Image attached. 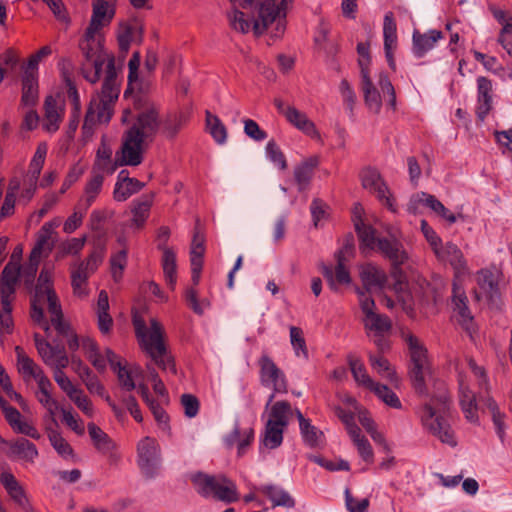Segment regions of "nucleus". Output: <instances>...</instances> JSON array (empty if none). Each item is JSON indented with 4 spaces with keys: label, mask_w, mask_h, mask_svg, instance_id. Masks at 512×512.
<instances>
[{
    "label": "nucleus",
    "mask_w": 512,
    "mask_h": 512,
    "mask_svg": "<svg viewBox=\"0 0 512 512\" xmlns=\"http://www.w3.org/2000/svg\"><path fill=\"white\" fill-rule=\"evenodd\" d=\"M47 305L50 314L51 324L54 326L58 334L67 338V345L69 350L74 352L79 348V339L74 334L69 325L63 320V313L59 299L52 288L51 274L47 270H42L37 279V284L34 288V293L31 298V317L32 319L41 324L43 327L47 326L44 316V306Z\"/></svg>",
    "instance_id": "1"
},
{
    "label": "nucleus",
    "mask_w": 512,
    "mask_h": 512,
    "mask_svg": "<svg viewBox=\"0 0 512 512\" xmlns=\"http://www.w3.org/2000/svg\"><path fill=\"white\" fill-rule=\"evenodd\" d=\"M119 93L120 87L117 82L114 59L109 58L102 90L91 99L85 115L82 127L85 134L92 132L96 123H108L110 121Z\"/></svg>",
    "instance_id": "2"
},
{
    "label": "nucleus",
    "mask_w": 512,
    "mask_h": 512,
    "mask_svg": "<svg viewBox=\"0 0 512 512\" xmlns=\"http://www.w3.org/2000/svg\"><path fill=\"white\" fill-rule=\"evenodd\" d=\"M354 226L364 253L367 250H377L391 262L394 268L403 265L408 260V254L398 239L396 229H388V237H379L376 230L361 219H355Z\"/></svg>",
    "instance_id": "3"
},
{
    "label": "nucleus",
    "mask_w": 512,
    "mask_h": 512,
    "mask_svg": "<svg viewBox=\"0 0 512 512\" xmlns=\"http://www.w3.org/2000/svg\"><path fill=\"white\" fill-rule=\"evenodd\" d=\"M450 401L445 392L434 394L425 402L420 411L421 423L425 430L443 444L455 447L457 441L449 422Z\"/></svg>",
    "instance_id": "4"
},
{
    "label": "nucleus",
    "mask_w": 512,
    "mask_h": 512,
    "mask_svg": "<svg viewBox=\"0 0 512 512\" xmlns=\"http://www.w3.org/2000/svg\"><path fill=\"white\" fill-rule=\"evenodd\" d=\"M133 325L139 344L142 349L151 357L152 361L163 371L176 373L172 357L168 354L163 342V327L155 319H150L148 327L145 321L139 317L133 318Z\"/></svg>",
    "instance_id": "5"
},
{
    "label": "nucleus",
    "mask_w": 512,
    "mask_h": 512,
    "mask_svg": "<svg viewBox=\"0 0 512 512\" xmlns=\"http://www.w3.org/2000/svg\"><path fill=\"white\" fill-rule=\"evenodd\" d=\"M468 366L474 376L478 380L479 386V395L478 397L473 393L467 383L466 376L462 373L458 374V388H459V401L462 408V411L465 414V417L472 423H476L478 421V402H480V396L487 397L489 396V383L486 375V371L482 366H479L474 359L470 358L468 360Z\"/></svg>",
    "instance_id": "6"
},
{
    "label": "nucleus",
    "mask_w": 512,
    "mask_h": 512,
    "mask_svg": "<svg viewBox=\"0 0 512 512\" xmlns=\"http://www.w3.org/2000/svg\"><path fill=\"white\" fill-rule=\"evenodd\" d=\"M191 481L195 490L203 497H213L225 503L238 500L236 485L222 475L212 476L198 472L191 475Z\"/></svg>",
    "instance_id": "7"
},
{
    "label": "nucleus",
    "mask_w": 512,
    "mask_h": 512,
    "mask_svg": "<svg viewBox=\"0 0 512 512\" xmlns=\"http://www.w3.org/2000/svg\"><path fill=\"white\" fill-rule=\"evenodd\" d=\"M402 336L410 352L412 363L410 377L414 389L419 395H427L428 392L424 381L425 375L429 373L430 369L427 359V350L412 333L403 332Z\"/></svg>",
    "instance_id": "8"
},
{
    "label": "nucleus",
    "mask_w": 512,
    "mask_h": 512,
    "mask_svg": "<svg viewBox=\"0 0 512 512\" xmlns=\"http://www.w3.org/2000/svg\"><path fill=\"white\" fill-rule=\"evenodd\" d=\"M134 104L137 110L136 119L127 131H136L137 137L151 142L161 125L158 110L153 103L144 98L136 99Z\"/></svg>",
    "instance_id": "9"
},
{
    "label": "nucleus",
    "mask_w": 512,
    "mask_h": 512,
    "mask_svg": "<svg viewBox=\"0 0 512 512\" xmlns=\"http://www.w3.org/2000/svg\"><path fill=\"white\" fill-rule=\"evenodd\" d=\"M137 463L145 478L153 479L159 475L162 459L160 447L156 439L144 437L138 442Z\"/></svg>",
    "instance_id": "10"
},
{
    "label": "nucleus",
    "mask_w": 512,
    "mask_h": 512,
    "mask_svg": "<svg viewBox=\"0 0 512 512\" xmlns=\"http://www.w3.org/2000/svg\"><path fill=\"white\" fill-rule=\"evenodd\" d=\"M501 273L496 268L482 269L477 273V289L475 297L478 301L485 300L491 308L501 306L500 279Z\"/></svg>",
    "instance_id": "11"
},
{
    "label": "nucleus",
    "mask_w": 512,
    "mask_h": 512,
    "mask_svg": "<svg viewBox=\"0 0 512 512\" xmlns=\"http://www.w3.org/2000/svg\"><path fill=\"white\" fill-rule=\"evenodd\" d=\"M359 304L364 314L362 322L368 336L390 333L392 329L390 318L375 311V302L369 295L359 292Z\"/></svg>",
    "instance_id": "12"
},
{
    "label": "nucleus",
    "mask_w": 512,
    "mask_h": 512,
    "mask_svg": "<svg viewBox=\"0 0 512 512\" xmlns=\"http://www.w3.org/2000/svg\"><path fill=\"white\" fill-rule=\"evenodd\" d=\"M34 340L42 361L53 371L56 369H64L69 365L70 359L63 345H52L39 334H35Z\"/></svg>",
    "instance_id": "13"
},
{
    "label": "nucleus",
    "mask_w": 512,
    "mask_h": 512,
    "mask_svg": "<svg viewBox=\"0 0 512 512\" xmlns=\"http://www.w3.org/2000/svg\"><path fill=\"white\" fill-rule=\"evenodd\" d=\"M15 351L19 372L24 376V378H33L37 382L39 389L38 393H50V389L53 388V384L44 374L43 369L28 357L21 347L17 346Z\"/></svg>",
    "instance_id": "14"
},
{
    "label": "nucleus",
    "mask_w": 512,
    "mask_h": 512,
    "mask_svg": "<svg viewBox=\"0 0 512 512\" xmlns=\"http://www.w3.org/2000/svg\"><path fill=\"white\" fill-rule=\"evenodd\" d=\"M147 141L137 137L136 131H127L123 138V144L119 153H117V161L119 165L138 166L143 160V145Z\"/></svg>",
    "instance_id": "15"
},
{
    "label": "nucleus",
    "mask_w": 512,
    "mask_h": 512,
    "mask_svg": "<svg viewBox=\"0 0 512 512\" xmlns=\"http://www.w3.org/2000/svg\"><path fill=\"white\" fill-rule=\"evenodd\" d=\"M292 2L293 0H281L278 6L275 4V0H265L261 2L258 8L259 19L254 22L253 26L254 32L261 34L270 24L275 22L277 17L282 15V17L285 18L286 10Z\"/></svg>",
    "instance_id": "16"
},
{
    "label": "nucleus",
    "mask_w": 512,
    "mask_h": 512,
    "mask_svg": "<svg viewBox=\"0 0 512 512\" xmlns=\"http://www.w3.org/2000/svg\"><path fill=\"white\" fill-rule=\"evenodd\" d=\"M421 207H427L449 223L456 222V216L451 213L435 196L426 192H418L411 196L407 210L412 214L420 212Z\"/></svg>",
    "instance_id": "17"
},
{
    "label": "nucleus",
    "mask_w": 512,
    "mask_h": 512,
    "mask_svg": "<svg viewBox=\"0 0 512 512\" xmlns=\"http://www.w3.org/2000/svg\"><path fill=\"white\" fill-rule=\"evenodd\" d=\"M113 0H94L93 13L90 24L86 29L88 41L93 40L99 31L108 25L114 17L115 11L112 4Z\"/></svg>",
    "instance_id": "18"
},
{
    "label": "nucleus",
    "mask_w": 512,
    "mask_h": 512,
    "mask_svg": "<svg viewBox=\"0 0 512 512\" xmlns=\"http://www.w3.org/2000/svg\"><path fill=\"white\" fill-rule=\"evenodd\" d=\"M454 313L458 324L462 329L473 339L474 334L477 331L474 318L467 306V297L463 292H460L457 288H454L453 295Z\"/></svg>",
    "instance_id": "19"
},
{
    "label": "nucleus",
    "mask_w": 512,
    "mask_h": 512,
    "mask_svg": "<svg viewBox=\"0 0 512 512\" xmlns=\"http://www.w3.org/2000/svg\"><path fill=\"white\" fill-rule=\"evenodd\" d=\"M362 186L375 194L376 197L384 203L389 209L394 211L393 203L390 197L387 195L388 188L385 182L382 180L379 172L372 168H366L361 173Z\"/></svg>",
    "instance_id": "20"
},
{
    "label": "nucleus",
    "mask_w": 512,
    "mask_h": 512,
    "mask_svg": "<svg viewBox=\"0 0 512 512\" xmlns=\"http://www.w3.org/2000/svg\"><path fill=\"white\" fill-rule=\"evenodd\" d=\"M144 186L145 183L136 178L129 177V172L123 169L117 175V181L113 191L114 199L118 202L125 201L133 194L142 190Z\"/></svg>",
    "instance_id": "21"
},
{
    "label": "nucleus",
    "mask_w": 512,
    "mask_h": 512,
    "mask_svg": "<svg viewBox=\"0 0 512 512\" xmlns=\"http://www.w3.org/2000/svg\"><path fill=\"white\" fill-rule=\"evenodd\" d=\"M444 34L440 30L432 29L425 33L415 30L412 35V51L415 57L422 58L431 51Z\"/></svg>",
    "instance_id": "22"
},
{
    "label": "nucleus",
    "mask_w": 512,
    "mask_h": 512,
    "mask_svg": "<svg viewBox=\"0 0 512 512\" xmlns=\"http://www.w3.org/2000/svg\"><path fill=\"white\" fill-rule=\"evenodd\" d=\"M260 367L262 381L265 385H272L275 392L286 391L285 377L270 357L262 356Z\"/></svg>",
    "instance_id": "23"
},
{
    "label": "nucleus",
    "mask_w": 512,
    "mask_h": 512,
    "mask_svg": "<svg viewBox=\"0 0 512 512\" xmlns=\"http://www.w3.org/2000/svg\"><path fill=\"white\" fill-rule=\"evenodd\" d=\"M21 275V267L17 262L10 261L3 269L0 278V297L12 300Z\"/></svg>",
    "instance_id": "24"
},
{
    "label": "nucleus",
    "mask_w": 512,
    "mask_h": 512,
    "mask_svg": "<svg viewBox=\"0 0 512 512\" xmlns=\"http://www.w3.org/2000/svg\"><path fill=\"white\" fill-rule=\"evenodd\" d=\"M361 73V89L364 96L365 104L375 113H378L382 105V96L378 89L374 86L369 77V70L364 67V60L360 63Z\"/></svg>",
    "instance_id": "25"
},
{
    "label": "nucleus",
    "mask_w": 512,
    "mask_h": 512,
    "mask_svg": "<svg viewBox=\"0 0 512 512\" xmlns=\"http://www.w3.org/2000/svg\"><path fill=\"white\" fill-rule=\"evenodd\" d=\"M437 258L443 262H448L455 270L456 274H460L466 270V261L461 250L452 242L442 243L434 251Z\"/></svg>",
    "instance_id": "26"
},
{
    "label": "nucleus",
    "mask_w": 512,
    "mask_h": 512,
    "mask_svg": "<svg viewBox=\"0 0 512 512\" xmlns=\"http://www.w3.org/2000/svg\"><path fill=\"white\" fill-rule=\"evenodd\" d=\"M336 260L337 265L335 267V272L331 266L324 263L321 264L322 274L327 279L332 289H336L337 285L349 284L351 281L349 271L345 266L346 262H343V251H338L336 253Z\"/></svg>",
    "instance_id": "27"
},
{
    "label": "nucleus",
    "mask_w": 512,
    "mask_h": 512,
    "mask_svg": "<svg viewBox=\"0 0 512 512\" xmlns=\"http://www.w3.org/2000/svg\"><path fill=\"white\" fill-rule=\"evenodd\" d=\"M360 277L366 292L359 290L358 293L364 292L366 295L372 291L380 290L386 282L384 271L372 264H366L361 267Z\"/></svg>",
    "instance_id": "28"
},
{
    "label": "nucleus",
    "mask_w": 512,
    "mask_h": 512,
    "mask_svg": "<svg viewBox=\"0 0 512 512\" xmlns=\"http://www.w3.org/2000/svg\"><path fill=\"white\" fill-rule=\"evenodd\" d=\"M478 104L477 116L484 120L492 107V82L490 79L480 76L477 78Z\"/></svg>",
    "instance_id": "29"
},
{
    "label": "nucleus",
    "mask_w": 512,
    "mask_h": 512,
    "mask_svg": "<svg viewBox=\"0 0 512 512\" xmlns=\"http://www.w3.org/2000/svg\"><path fill=\"white\" fill-rule=\"evenodd\" d=\"M105 354L111 369L117 374L121 387L127 391L134 390L136 388V384L133 379L132 371L128 370L125 366H122L117 355L111 349L107 348Z\"/></svg>",
    "instance_id": "30"
},
{
    "label": "nucleus",
    "mask_w": 512,
    "mask_h": 512,
    "mask_svg": "<svg viewBox=\"0 0 512 512\" xmlns=\"http://www.w3.org/2000/svg\"><path fill=\"white\" fill-rule=\"evenodd\" d=\"M44 109L45 119L43 127L48 132L57 131L63 117V108L53 96H48L44 103Z\"/></svg>",
    "instance_id": "31"
},
{
    "label": "nucleus",
    "mask_w": 512,
    "mask_h": 512,
    "mask_svg": "<svg viewBox=\"0 0 512 512\" xmlns=\"http://www.w3.org/2000/svg\"><path fill=\"white\" fill-rule=\"evenodd\" d=\"M257 490L265 495L273 503L274 507L282 506L292 508L295 506V501L292 496L280 486L272 484L261 485Z\"/></svg>",
    "instance_id": "32"
},
{
    "label": "nucleus",
    "mask_w": 512,
    "mask_h": 512,
    "mask_svg": "<svg viewBox=\"0 0 512 512\" xmlns=\"http://www.w3.org/2000/svg\"><path fill=\"white\" fill-rule=\"evenodd\" d=\"M480 403H483V405L486 406V408L491 413L492 421L495 427V432L499 437L500 441L503 443L505 439L506 430V426L504 423L505 414H503L499 410L497 403L490 396H480Z\"/></svg>",
    "instance_id": "33"
},
{
    "label": "nucleus",
    "mask_w": 512,
    "mask_h": 512,
    "mask_svg": "<svg viewBox=\"0 0 512 512\" xmlns=\"http://www.w3.org/2000/svg\"><path fill=\"white\" fill-rule=\"evenodd\" d=\"M103 181L104 177L101 174H94L91 177L86 184L84 196L78 203V207H82L86 211L93 204L102 189Z\"/></svg>",
    "instance_id": "34"
},
{
    "label": "nucleus",
    "mask_w": 512,
    "mask_h": 512,
    "mask_svg": "<svg viewBox=\"0 0 512 512\" xmlns=\"http://www.w3.org/2000/svg\"><path fill=\"white\" fill-rule=\"evenodd\" d=\"M133 218L132 225H134L137 229L143 227L152 205V196L151 195H143L141 198L133 201Z\"/></svg>",
    "instance_id": "35"
},
{
    "label": "nucleus",
    "mask_w": 512,
    "mask_h": 512,
    "mask_svg": "<svg viewBox=\"0 0 512 512\" xmlns=\"http://www.w3.org/2000/svg\"><path fill=\"white\" fill-rule=\"evenodd\" d=\"M88 432L94 446L99 452L108 454L114 449L115 444L112 439L94 423L88 424Z\"/></svg>",
    "instance_id": "36"
},
{
    "label": "nucleus",
    "mask_w": 512,
    "mask_h": 512,
    "mask_svg": "<svg viewBox=\"0 0 512 512\" xmlns=\"http://www.w3.org/2000/svg\"><path fill=\"white\" fill-rule=\"evenodd\" d=\"M1 484L9 496L20 506L25 505V494L17 479L10 472H2L0 475Z\"/></svg>",
    "instance_id": "37"
},
{
    "label": "nucleus",
    "mask_w": 512,
    "mask_h": 512,
    "mask_svg": "<svg viewBox=\"0 0 512 512\" xmlns=\"http://www.w3.org/2000/svg\"><path fill=\"white\" fill-rule=\"evenodd\" d=\"M287 121L294 125L297 129L301 130L307 135L316 134V128L312 121L308 119V117L293 107L292 109H286V117Z\"/></svg>",
    "instance_id": "38"
},
{
    "label": "nucleus",
    "mask_w": 512,
    "mask_h": 512,
    "mask_svg": "<svg viewBox=\"0 0 512 512\" xmlns=\"http://www.w3.org/2000/svg\"><path fill=\"white\" fill-rule=\"evenodd\" d=\"M187 121L183 112L171 113L161 122L162 134L167 138H174Z\"/></svg>",
    "instance_id": "39"
},
{
    "label": "nucleus",
    "mask_w": 512,
    "mask_h": 512,
    "mask_svg": "<svg viewBox=\"0 0 512 512\" xmlns=\"http://www.w3.org/2000/svg\"><path fill=\"white\" fill-rule=\"evenodd\" d=\"M87 242V235L79 238H69L59 243L56 258H64L68 255L78 256Z\"/></svg>",
    "instance_id": "40"
},
{
    "label": "nucleus",
    "mask_w": 512,
    "mask_h": 512,
    "mask_svg": "<svg viewBox=\"0 0 512 512\" xmlns=\"http://www.w3.org/2000/svg\"><path fill=\"white\" fill-rule=\"evenodd\" d=\"M206 127L209 134L217 144L223 145L227 141V129L220 118L206 111Z\"/></svg>",
    "instance_id": "41"
},
{
    "label": "nucleus",
    "mask_w": 512,
    "mask_h": 512,
    "mask_svg": "<svg viewBox=\"0 0 512 512\" xmlns=\"http://www.w3.org/2000/svg\"><path fill=\"white\" fill-rule=\"evenodd\" d=\"M317 164L316 158H310L295 168L294 177L300 191H303L309 185Z\"/></svg>",
    "instance_id": "42"
},
{
    "label": "nucleus",
    "mask_w": 512,
    "mask_h": 512,
    "mask_svg": "<svg viewBox=\"0 0 512 512\" xmlns=\"http://www.w3.org/2000/svg\"><path fill=\"white\" fill-rule=\"evenodd\" d=\"M285 427L276 423L266 422L265 430L262 436V443L266 448L275 449L283 442V432Z\"/></svg>",
    "instance_id": "43"
},
{
    "label": "nucleus",
    "mask_w": 512,
    "mask_h": 512,
    "mask_svg": "<svg viewBox=\"0 0 512 512\" xmlns=\"http://www.w3.org/2000/svg\"><path fill=\"white\" fill-rule=\"evenodd\" d=\"M54 237L48 233H43L42 230H39L37 234L36 243L30 253L31 256L36 258H42L43 256L47 257L49 253L54 248Z\"/></svg>",
    "instance_id": "44"
},
{
    "label": "nucleus",
    "mask_w": 512,
    "mask_h": 512,
    "mask_svg": "<svg viewBox=\"0 0 512 512\" xmlns=\"http://www.w3.org/2000/svg\"><path fill=\"white\" fill-rule=\"evenodd\" d=\"M162 267L167 284L174 289L176 284V255L170 248L163 250Z\"/></svg>",
    "instance_id": "45"
},
{
    "label": "nucleus",
    "mask_w": 512,
    "mask_h": 512,
    "mask_svg": "<svg viewBox=\"0 0 512 512\" xmlns=\"http://www.w3.org/2000/svg\"><path fill=\"white\" fill-rule=\"evenodd\" d=\"M290 413L291 405L286 401H278L272 405L267 422L286 427L289 422Z\"/></svg>",
    "instance_id": "46"
},
{
    "label": "nucleus",
    "mask_w": 512,
    "mask_h": 512,
    "mask_svg": "<svg viewBox=\"0 0 512 512\" xmlns=\"http://www.w3.org/2000/svg\"><path fill=\"white\" fill-rule=\"evenodd\" d=\"M348 363L355 381L370 390L372 386H374L375 382L367 374L364 364L358 358L353 356L348 358Z\"/></svg>",
    "instance_id": "47"
},
{
    "label": "nucleus",
    "mask_w": 512,
    "mask_h": 512,
    "mask_svg": "<svg viewBox=\"0 0 512 512\" xmlns=\"http://www.w3.org/2000/svg\"><path fill=\"white\" fill-rule=\"evenodd\" d=\"M81 49L85 55L86 64H95L96 60L106 62V56L101 51L100 41L97 39V35L94 37V41H88L85 36L84 42L81 43Z\"/></svg>",
    "instance_id": "48"
},
{
    "label": "nucleus",
    "mask_w": 512,
    "mask_h": 512,
    "mask_svg": "<svg viewBox=\"0 0 512 512\" xmlns=\"http://www.w3.org/2000/svg\"><path fill=\"white\" fill-rule=\"evenodd\" d=\"M10 451L11 454L29 461H32L38 455L35 445L25 438H20L12 443Z\"/></svg>",
    "instance_id": "49"
},
{
    "label": "nucleus",
    "mask_w": 512,
    "mask_h": 512,
    "mask_svg": "<svg viewBox=\"0 0 512 512\" xmlns=\"http://www.w3.org/2000/svg\"><path fill=\"white\" fill-rule=\"evenodd\" d=\"M12 300L2 299L0 304V337L11 334L14 327L12 318Z\"/></svg>",
    "instance_id": "50"
},
{
    "label": "nucleus",
    "mask_w": 512,
    "mask_h": 512,
    "mask_svg": "<svg viewBox=\"0 0 512 512\" xmlns=\"http://www.w3.org/2000/svg\"><path fill=\"white\" fill-rule=\"evenodd\" d=\"M22 103L33 106L38 99V80L31 76L22 79Z\"/></svg>",
    "instance_id": "51"
},
{
    "label": "nucleus",
    "mask_w": 512,
    "mask_h": 512,
    "mask_svg": "<svg viewBox=\"0 0 512 512\" xmlns=\"http://www.w3.org/2000/svg\"><path fill=\"white\" fill-rule=\"evenodd\" d=\"M384 48H395L397 43V28L392 12H387L383 22Z\"/></svg>",
    "instance_id": "52"
},
{
    "label": "nucleus",
    "mask_w": 512,
    "mask_h": 512,
    "mask_svg": "<svg viewBox=\"0 0 512 512\" xmlns=\"http://www.w3.org/2000/svg\"><path fill=\"white\" fill-rule=\"evenodd\" d=\"M138 33H140V29L137 24H124L121 26L118 34V44L121 52H128L130 43L135 40Z\"/></svg>",
    "instance_id": "53"
},
{
    "label": "nucleus",
    "mask_w": 512,
    "mask_h": 512,
    "mask_svg": "<svg viewBox=\"0 0 512 512\" xmlns=\"http://www.w3.org/2000/svg\"><path fill=\"white\" fill-rule=\"evenodd\" d=\"M290 343L297 357L308 358V350L304 338L303 330L296 326H291L290 329Z\"/></svg>",
    "instance_id": "54"
},
{
    "label": "nucleus",
    "mask_w": 512,
    "mask_h": 512,
    "mask_svg": "<svg viewBox=\"0 0 512 512\" xmlns=\"http://www.w3.org/2000/svg\"><path fill=\"white\" fill-rule=\"evenodd\" d=\"M369 360L372 368L376 370L382 377L395 382L397 380L396 373L391 368L387 359L382 356L369 355Z\"/></svg>",
    "instance_id": "55"
},
{
    "label": "nucleus",
    "mask_w": 512,
    "mask_h": 512,
    "mask_svg": "<svg viewBox=\"0 0 512 512\" xmlns=\"http://www.w3.org/2000/svg\"><path fill=\"white\" fill-rule=\"evenodd\" d=\"M373 391L384 403L393 408H401V402L397 395L386 385L375 383L370 389Z\"/></svg>",
    "instance_id": "56"
},
{
    "label": "nucleus",
    "mask_w": 512,
    "mask_h": 512,
    "mask_svg": "<svg viewBox=\"0 0 512 512\" xmlns=\"http://www.w3.org/2000/svg\"><path fill=\"white\" fill-rule=\"evenodd\" d=\"M90 273L89 269L81 262L72 270L71 282L75 293H82V286L86 283Z\"/></svg>",
    "instance_id": "57"
},
{
    "label": "nucleus",
    "mask_w": 512,
    "mask_h": 512,
    "mask_svg": "<svg viewBox=\"0 0 512 512\" xmlns=\"http://www.w3.org/2000/svg\"><path fill=\"white\" fill-rule=\"evenodd\" d=\"M49 440L53 448L62 457H68L72 454V448L70 444L61 436L58 431L51 430L49 432Z\"/></svg>",
    "instance_id": "58"
},
{
    "label": "nucleus",
    "mask_w": 512,
    "mask_h": 512,
    "mask_svg": "<svg viewBox=\"0 0 512 512\" xmlns=\"http://www.w3.org/2000/svg\"><path fill=\"white\" fill-rule=\"evenodd\" d=\"M110 263L113 278L115 281H118L121 278L122 271L127 263V248H121L120 251L115 253L111 257Z\"/></svg>",
    "instance_id": "59"
},
{
    "label": "nucleus",
    "mask_w": 512,
    "mask_h": 512,
    "mask_svg": "<svg viewBox=\"0 0 512 512\" xmlns=\"http://www.w3.org/2000/svg\"><path fill=\"white\" fill-rule=\"evenodd\" d=\"M378 84L382 91L383 98L385 99L387 97L388 105L391 108H395V105H396L395 90H394V87H393L391 81L389 80L387 74H385L384 72H381L379 74Z\"/></svg>",
    "instance_id": "60"
},
{
    "label": "nucleus",
    "mask_w": 512,
    "mask_h": 512,
    "mask_svg": "<svg viewBox=\"0 0 512 512\" xmlns=\"http://www.w3.org/2000/svg\"><path fill=\"white\" fill-rule=\"evenodd\" d=\"M244 133L246 136H248L250 139L261 142L267 138V133L260 128L258 123L252 119H244Z\"/></svg>",
    "instance_id": "61"
},
{
    "label": "nucleus",
    "mask_w": 512,
    "mask_h": 512,
    "mask_svg": "<svg viewBox=\"0 0 512 512\" xmlns=\"http://www.w3.org/2000/svg\"><path fill=\"white\" fill-rule=\"evenodd\" d=\"M340 94L343 98L345 108L353 114L354 105L356 102V94L346 79H343L339 86Z\"/></svg>",
    "instance_id": "62"
},
{
    "label": "nucleus",
    "mask_w": 512,
    "mask_h": 512,
    "mask_svg": "<svg viewBox=\"0 0 512 512\" xmlns=\"http://www.w3.org/2000/svg\"><path fill=\"white\" fill-rule=\"evenodd\" d=\"M345 505L349 512H366L369 507V499H356L354 498L348 488L345 489Z\"/></svg>",
    "instance_id": "63"
},
{
    "label": "nucleus",
    "mask_w": 512,
    "mask_h": 512,
    "mask_svg": "<svg viewBox=\"0 0 512 512\" xmlns=\"http://www.w3.org/2000/svg\"><path fill=\"white\" fill-rule=\"evenodd\" d=\"M498 42L503 49L512 56V19L505 23L499 35Z\"/></svg>",
    "instance_id": "64"
}]
</instances>
